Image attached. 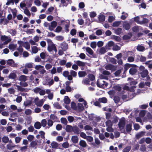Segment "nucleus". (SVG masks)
Returning <instances> with one entry per match:
<instances>
[{
    "label": "nucleus",
    "instance_id": "nucleus-49",
    "mask_svg": "<svg viewBox=\"0 0 152 152\" xmlns=\"http://www.w3.org/2000/svg\"><path fill=\"white\" fill-rule=\"evenodd\" d=\"M32 50L33 53H36L38 51V48L37 47L34 46L32 47Z\"/></svg>",
    "mask_w": 152,
    "mask_h": 152
},
{
    "label": "nucleus",
    "instance_id": "nucleus-64",
    "mask_svg": "<svg viewBox=\"0 0 152 152\" xmlns=\"http://www.w3.org/2000/svg\"><path fill=\"white\" fill-rule=\"evenodd\" d=\"M84 129L85 130H91L92 129V128L90 126L88 125H86L84 126Z\"/></svg>",
    "mask_w": 152,
    "mask_h": 152
},
{
    "label": "nucleus",
    "instance_id": "nucleus-14",
    "mask_svg": "<svg viewBox=\"0 0 152 152\" xmlns=\"http://www.w3.org/2000/svg\"><path fill=\"white\" fill-rule=\"evenodd\" d=\"M72 132L77 134H79L80 133V129L76 126H73Z\"/></svg>",
    "mask_w": 152,
    "mask_h": 152
},
{
    "label": "nucleus",
    "instance_id": "nucleus-38",
    "mask_svg": "<svg viewBox=\"0 0 152 152\" xmlns=\"http://www.w3.org/2000/svg\"><path fill=\"white\" fill-rule=\"evenodd\" d=\"M61 123L65 125H66L67 124V121L66 118H62L61 119Z\"/></svg>",
    "mask_w": 152,
    "mask_h": 152
},
{
    "label": "nucleus",
    "instance_id": "nucleus-56",
    "mask_svg": "<svg viewBox=\"0 0 152 152\" xmlns=\"http://www.w3.org/2000/svg\"><path fill=\"white\" fill-rule=\"evenodd\" d=\"M91 47L93 49L96 48V42H93L91 43Z\"/></svg>",
    "mask_w": 152,
    "mask_h": 152
},
{
    "label": "nucleus",
    "instance_id": "nucleus-61",
    "mask_svg": "<svg viewBox=\"0 0 152 152\" xmlns=\"http://www.w3.org/2000/svg\"><path fill=\"white\" fill-rule=\"evenodd\" d=\"M8 91L10 94H13L15 92V91L13 88L8 89Z\"/></svg>",
    "mask_w": 152,
    "mask_h": 152
},
{
    "label": "nucleus",
    "instance_id": "nucleus-32",
    "mask_svg": "<svg viewBox=\"0 0 152 152\" xmlns=\"http://www.w3.org/2000/svg\"><path fill=\"white\" fill-rule=\"evenodd\" d=\"M37 142L38 141L37 140L32 141L30 143L31 146L32 148H34L37 145Z\"/></svg>",
    "mask_w": 152,
    "mask_h": 152
},
{
    "label": "nucleus",
    "instance_id": "nucleus-30",
    "mask_svg": "<svg viewBox=\"0 0 152 152\" xmlns=\"http://www.w3.org/2000/svg\"><path fill=\"white\" fill-rule=\"evenodd\" d=\"M105 16L103 15H100L98 17L99 20L100 22H103L105 20Z\"/></svg>",
    "mask_w": 152,
    "mask_h": 152
},
{
    "label": "nucleus",
    "instance_id": "nucleus-4",
    "mask_svg": "<svg viewBox=\"0 0 152 152\" xmlns=\"http://www.w3.org/2000/svg\"><path fill=\"white\" fill-rule=\"evenodd\" d=\"M128 79L129 80H132V81L130 83V84L131 86H133L131 88V89L133 91V90L134 89V88H136V86H134L135 85L137 84V82L134 80L132 78H129Z\"/></svg>",
    "mask_w": 152,
    "mask_h": 152
},
{
    "label": "nucleus",
    "instance_id": "nucleus-51",
    "mask_svg": "<svg viewBox=\"0 0 152 152\" xmlns=\"http://www.w3.org/2000/svg\"><path fill=\"white\" fill-rule=\"evenodd\" d=\"M24 113L27 115H30L32 113V111L31 109H27L25 111Z\"/></svg>",
    "mask_w": 152,
    "mask_h": 152
},
{
    "label": "nucleus",
    "instance_id": "nucleus-15",
    "mask_svg": "<svg viewBox=\"0 0 152 152\" xmlns=\"http://www.w3.org/2000/svg\"><path fill=\"white\" fill-rule=\"evenodd\" d=\"M79 77H84L87 75L86 72L84 71H80L78 73Z\"/></svg>",
    "mask_w": 152,
    "mask_h": 152
},
{
    "label": "nucleus",
    "instance_id": "nucleus-9",
    "mask_svg": "<svg viewBox=\"0 0 152 152\" xmlns=\"http://www.w3.org/2000/svg\"><path fill=\"white\" fill-rule=\"evenodd\" d=\"M105 68L107 70H115V66L111 64H108L106 65Z\"/></svg>",
    "mask_w": 152,
    "mask_h": 152
},
{
    "label": "nucleus",
    "instance_id": "nucleus-27",
    "mask_svg": "<svg viewBox=\"0 0 152 152\" xmlns=\"http://www.w3.org/2000/svg\"><path fill=\"white\" fill-rule=\"evenodd\" d=\"M41 124L39 122H37L35 123L34 127L35 128L37 129H39L41 127Z\"/></svg>",
    "mask_w": 152,
    "mask_h": 152
},
{
    "label": "nucleus",
    "instance_id": "nucleus-44",
    "mask_svg": "<svg viewBox=\"0 0 152 152\" xmlns=\"http://www.w3.org/2000/svg\"><path fill=\"white\" fill-rule=\"evenodd\" d=\"M71 108L75 110H76L77 109L76 104L74 102H72L71 103Z\"/></svg>",
    "mask_w": 152,
    "mask_h": 152
},
{
    "label": "nucleus",
    "instance_id": "nucleus-48",
    "mask_svg": "<svg viewBox=\"0 0 152 152\" xmlns=\"http://www.w3.org/2000/svg\"><path fill=\"white\" fill-rule=\"evenodd\" d=\"M70 73L71 75L72 76V77L73 76L74 77H75L77 76V72L72 70H71L70 71Z\"/></svg>",
    "mask_w": 152,
    "mask_h": 152
},
{
    "label": "nucleus",
    "instance_id": "nucleus-21",
    "mask_svg": "<svg viewBox=\"0 0 152 152\" xmlns=\"http://www.w3.org/2000/svg\"><path fill=\"white\" fill-rule=\"evenodd\" d=\"M76 64L80 66H84L85 65V63L84 62L80 61H76Z\"/></svg>",
    "mask_w": 152,
    "mask_h": 152
},
{
    "label": "nucleus",
    "instance_id": "nucleus-18",
    "mask_svg": "<svg viewBox=\"0 0 152 152\" xmlns=\"http://www.w3.org/2000/svg\"><path fill=\"white\" fill-rule=\"evenodd\" d=\"M98 101L102 103H106L107 102V99L105 97L99 98L98 99Z\"/></svg>",
    "mask_w": 152,
    "mask_h": 152
},
{
    "label": "nucleus",
    "instance_id": "nucleus-26",
    "mask_svg": "<svg viewBox=\"0 0 152 152\" xmlns=\"http://www.w3.org/2000/svg\"><path fill=\"white\" fill-rule=\"evenodd\" d=\"M19 79L20 81L25 82L27 80V77L24 75H21L19 77Z\"/></svg>",
    "mask_w": 152,
    "mask_h": 152
},
{
    "label": "nucleus",
    "instance_id": "nucleus-47",
    "mask_svg": "<svg viewBox=\"0 0 152 152\" xmlns=\"http://www.w3.org/2000/svg\"><path fill=\"white\" fill-rule=\"evenodd\" d=\"M113 88L115 90L118 91H120L121 90V87L118 85L114 86Z\"/></svg>",
    "mask_w": 152,
    "mask_h": 152
},
{
    "label": "nucleus",
    "instance_id": "nucleus-7",
    "mask_svg": "<svg viewBox=\"0 0 152 152\" xmlns=\"http://www.w3.org/2000/svg\"><path fill=\"white\" fill-rule=\"evenodd\" d=\"M137 58L136 59V61H140V62H145L146 59V57L145 56H143L141 55L140 56L139 55H137Z\"/></svg>",
    "mask_w": 152,
    "mask_h": 152
},
{
    "label": "nucleus",
    "instance_id": "nucleus-50",
    "mask_svg": "<svg viewBox=\"0 0 152 152\" xmlns=\"http://www.w3.org/2000/svg\"><path fill=\"white\" fill-rule=\"evenodd\" d=\"M146 111L145 110H142L139 113V116L140 117H143L145 115Z\"/></svg>",
    "mask_w": 152,
    "mask_h": 152
},
{
    "label": "nucleus",
    "instance_id": "nucleus-60",
    "mask_svg": "<svg viewBox=\"0 0 152 152\" xmlns=\"http://www.w3.org/2000/svg\"><path fill=\"white\" fill-rule=\"evenodd\" d=\"M47 124L48 126L51 127L53 125V122L51 120L49 119L48 121Z\"/></svg>",
    "mask_w": 152,
    "mask_h": 152
},
{
    "label": "nucleus",
    "instance_id": "nucleus-13",
    "mask_svg": "<svg viewBox=\"0 0 152 152\" xmlns=\"http://www.w3.org/2000/svg\"><path fill=\"white\" fill-rule=\"evenodd\" d=\"M71 140L73 143L76 144L78 142V138L77 136H73L72 137Z\"/></svg>",
    "mask_w": 152,
    "mask_h": 152
},
{
    "label": "nucleus",
    "instance_id": "nucleus-57",
    "mask_svg": "<svg viewBox=\"0 0 152 152\" xmlns=\"http://www.w3.org/2000/svg\"><path fill=\"white\" fill-rule=\"evenodd\" d=\"M43 104V102L42 101V100H41L38 102H36V104L38 107H41L42 106Z\"/></svg>",
    "mask_w": 152,
    "mask_h": 152
},
{
    "label": "nucleus",
    "instance_id": "nucleus-1",
    "mask_svg": "<svg viewBox=\"0 0 152 152\" xmlns=\"http://www.w3.org/2000/svg\"><path fill=\"white\" fill-rule=\"evenodd\" d=\"M46 40L48 44V51L51 52L53 50V49L56 46L50 39H47Z\"/></svg>",
    "mask_w": 152,
    "mask_h": 152
},
{
    "label": "nucleus",
    "instance_id": "nucleus-33",
    "mask_svg": "<svg viewBox=\"0 0 152 152\" xmlns=\"http://www.w3.org/2000/svg\"><path fill=\"white\" fill-rule=\"evenodd\" d=\"M113 100L115 103L117 104L120 101V98L118 96H115L114 97Z\"/></svg>",
    "mask_w": 152,
    "mask_h": 152
},
{
    "label": "nucleus",
    "instance_id": "nucleus-25",
    "mask_svg": "<svg viewBox=\"0 0 152 152\" xmlns=\"http://www.w3.org/2000/svg\"><path fill=\"white\" fill-rule=\"evenodd\" d=\"M137 49L138 51L142 52L145 50V48L142 46L138 45L137 47Z\"/></svg>",
    "mask_w": 152,
    "mask_h": 152
},
{
    "label": "nucleus",
    "instance_id": "nucleus-12",
    "mask_svg": "<svg viewBox=\"0 0 152 152\" xmlns=\"http://www.w3.org/2000/svg\"><path fill=\"white\" fill-rule=\"evenodd\" d=\"M8 77L9 79L15 80L17 78V75L15 73L12 72L9 74Z\"/></svg>",
    "mask_w": 152,
    "mask_h": 152
},
{
    "label": "nucleus",
    "instance_id": "nucleus-40",
    "mask_svg": "<svg viewBox=\"0 0 152 152\" xmlns=\"http://www.w3.org/2000/svg\"><path fill=\"white\" fill-rule=\"evenodd\" d=\"M148 22V20L146 18H143V20L142 21H141L139 22L140 24H143L145 23H147Z\"/></svg>",
    "mask_w": 152,
    "mask_h": 152
},
{
    "label": "nucleus",
    "instance_id": "nucleus-63",
    "mask_svg": "<svg viewBox=\"0 0 152 152\" xmlns=\"http://www.w3.org/2000/svg\"><path fill=\"white\" fill-rule=\"evenodd\" d=\"M78 109L81 110H83L84 109L83 105L80 103L78 104Z\"/></svg>",
    "mask_w": 152,
    "mask_h": 152
},
{
    "label": "nucleus",
    "instance_id": "nucleus-39",
    "mask_svg": "<svg viewBox=\"0 0 152 152\" xmlns=\"http://www.w3.org/2000/svg\"><path fill=\"white\" fill-rule=\"evenodd\" d=\"M106 125L107 126L111 127L113 125V122L110 120H108L106 122Z\"/></svg>",
    "mask_w": 152,
    "mask_h": 152
},
{
    "label": "nucleus",
    "instance_id": "nucleus-5",
    "mask_svg": "<svg viewBox=\"0 0 152 152\" xmlns=\"http://www.w3.org/2000/svg\"><path fill=\"white\" fill-rule=\"evenodd\" d=\"M7 64L13 67H17V64H16L12 59H9L7 61Z\"/></svg>",
    "mask_w": 152,
    "mask_h": 152
},
{
    "label": "nucleus",
    "instance_id": "nucleus-34",
    "mask_svg": "<svg viewBox=\"0 0 152 152\" xmlns=\"http://www.w3.org/2000/svg\"><path fill=\"white\" fill-rule=\"evenodd\" d=\"M90 81L87 78L84 79L82 81V83L86 85L89 84Z\"/></svg>",
    "mask_w": 152,
    "mask_h": 152
},
{
    "label": "nucleus",
    "instance_id": "nucleus-53",
    "mask_svg": "<svg viewBox=\"0 0 152 152\" xmlns=\"http://www.w3.org/2000/svg\"><path fill=\"white\" fill-rule=\"evenodd\" d=\"M77 30L75 29H72L70 32V34L72 36H74L76 34Z\"/></svg>",
    "mask_w": 152,
    "mask_h": 152
},
{
    "label": "nucleus",
    "instance_id": "nucleus-58",
    "mask_svg": "<svg viewBox=\"0 0 152 152\" xmlns=\"http://www.w3.org/2000/svg\"><path fill=\"white\" fill-rule=\"evenodd\" d=\"M15 146V145H12L11 144H8L7 145V149L11 150H12L13 148Z\"/></svg>",
    "mask_w": 152,
    "mask_h": 152
},
{
    "label": "nucleus",
    "instance_id": "nucleus-31",
    "mask_svg": "<svg viewBox=\"0 0 152 152\" xmlns=\"http://www.w3.org/2000/svg\"><path fill=\"white\" fill-rule=\"evenodd\" d=\"M86 50L89 54L92 55L94 53L93 50L89 47H87L86 48Z\"/></svg>",
    "mask_w": 152,
    "mask_h": 152
},
{
    "label": "nucleus",
    "instance_id": "nucleus-6",
    "mask_svg": "<svg viewBox=\"0 0 152 152\" xmlns=\"http://www.w3.org/2000/svg\"><path fill=\"white\" fill-rule=\"evenodd\" d=\"M57 22L55 21H53L51 22L48 29L50 31H53L54 28L57 26Z\"/></svg>",
    "mask_w": 152,
    "mask_h": 152
},
{
    "label": "nucleus",
    "instance_id": "nucleus-3",
    "mask_svg": "<svg viewBox=\"0 0 152 152\" xmlns=\"http://www.w3.org/2000/svg\"><path fill=\"white\" fill-rule=\"evenodd\" d=\"M136 66H137L135 64H131L128 63L125 64L124 66L123 74H126V72L129 69V68L131 67H135Z\"/></svg>",
    "mask_w": 152,
    "mask_h": 152
},
{
    "label": "nucleus",
    "instance_id": "nucleus-19",
    "mask_svg": "<svg viewBox=\"0 0 152 152\" xmlns=\"http://www.w3.org/2000/svg\"><path fill=\"white\" fill-rule=\"evenodd\" d=\"M79 145L83 148H85L87 146L86 142L84 140H81L79 143Z\"/></svg>",
    "mask_w": 152,
    "mask_h": 152
},
{
    "label": "nucleus",
    "instance_id": "nucleus-10",
    "mask_svg": "<svg viewBox=\"0 0 152 152\" xmlns=\"http://www.w3.org/2000/svg\"><path fill=\"white\" fill-rule=\"evenodd\" d=\"M61 47L63 50L65 51L68 48V44L66 42H63L61 44Z\"/></svg>",
    "mask_w": 152,
    "mask_h": 152
},
{
    "label": "nucleus",
    "instance_id": "nucleus-16",
    "mask_svg": "<svg viewBox=\"0 0 152 152\" xmlns=\"http://www.w3.org/2000/svg\"><path fill=\"white\" fill-rule=\"evenodd\" d=\"M73 127L71 125H66L65 130L67 132H72Z\"/></svg>",
    "mask_w": 152,
    "mask_h": 152
},
{
    "label": "nucleus",
    "instance_id": "nucleus-37",
    "mask_svg": "<svg viewBox=\"0 0 152 152\" xmlns=\"http://www.w3.org/2000/svg\"><path fill=\"white\" fill-rule=\"evenodd\" d=\"M23 47L27 50H29L30 48V45L29 43L27 42H25L23 45Z\"/></svg>",
    "mask_w": 152,
    "mask_h": 152
},
{
    "label": "nucleus",
    "instance_id": "nucleus-28",
    "mask_svg": "<svg viewBox=\"0 0 152 152\" xmlns=\"http://www.w3.org/2000/svg\"><path fill=\"white\" fill-rule=\"evenodd\" d=\"M2 139V142L5 144L7 143L9 141V138L7 136H4Z\"/></svg>",
    "mask_w": 152,
    "mask_h": 152
},
{
    "label": "nucleus",
    "instance_id": "nucleus-42",
    "mask_svg": "<svg viewBox=\"0 0 152 152\" xmlns=\"http://www.w3.org/2000/svg\"><path fill=\"white\" fill-rule=\"evenodd\" d=\"M131 149V146H126L123 150L122 152H129Z\"/></svg>",
    "mask_w": 152,
    "mask_h": 152
},
{
    "label": "nucleus",
    "instance_id": "nucleus-8",
    "mask_svg": "<svg viewBox=\"0 0 152 152\" xmlns=\"http://www.w3.org/2000/svg\"><path fill=\"white\" fill-rule=\"evenodd\" d=\"M145 132L144 131H141L137 133L135 135V138L137 140H139L142 137L145 135Z\"/></svg>",
    "mask_w": 152,
    "mask_h": 152
},
{
    "label": "nucleus",
    "instance_id": "nucleus-2",
    "mask_svg": "<svg viewBox=\"0 0 152 152\" xmlns=\"http://www.w3.org/2000/svg\"><path fill=\"white\" fill-rule=\"evenodd\" d=\"M125 125V122L124 120H120L118 124V126L120 131L121 133H125V130L124 127Z\"/></svg>",
    "mask_w": 152,
    "mask_h": 152
},
{
    "label": "nucleus",
    "instance_id": "nucleus-59",
    "mask_svg": "<svg viewBox=\"0 0 152 152\" xmlns=\"http://www.w3.org/2000/svg\"><path fill=\"white\" fill-rule=\"evenodd\" d=\"M54 106L58 109H61L62 108L60 104L58 102H56L54 104Z\"/></svg>",
    "mask_w": 152,
    "mask_h": 152
},
{
    "label": "nucleus",
    "instance_id": "nucleus-29",
    "mask_svg": "<svg viewBox=\"0 0 152 152\" xmlns=\"http://www.w3.org/2000/svg\"><path fill=\"white\" fill-rule=\"evenodd\" d=\"M87 76L89 80L91 81H93L95 79V76L92 74H89Z\"/></svg>",
    "mask_w": 152,
    "mask_h": 152
},
{
    "label": "nucleus",
    "instance_id": "nucleus-20",
    "mask_svg": "<svg viewBox=\"0 0 152 152\" xmlns=\"http://www.w3.org/2000/svg\"><path fill=\"white\" fill-rule=\"evenodd\" d=\"M123 27L126 30H129L130 28V25L128 23H125L123 24Z\"/></svg>",
    "mask_w": 152,
    "mask_h": 152
},
{
    "label": "nucleus",
    "instance_id": "nucleus-17",
    "mask_svg": "<svg viewBox=\"0 0 152 152\" xmlns=\"http://www.w3.org/2000/svg\"><path fill=\"white\" fill-rule=\"evenodd\" d=\"M137 72V69L135 68L132 67L129 70V73L132 75L135 74Z\"/></svg>",
    "mask_w": 152,
    "mask_h": 152
},
{
    "label": "nucleus",
    "instance_id": "nucleus-36",
    "mask_svg": "<svg viewBox=\"0 0 152 152\" xmlns=\"http://www.w3.org/2000/svg\"><path fill=\"white\" fill-rule=\"evenodd\" d=\"M132 35L130 34L129 35H125L123 37V39L124 40H126L130 39L132 37Z\"/></svg>",
    "mask_w": 152,
    "mask_h": 152
},
{
    "label": "nucleus",
    "instance_id": "nucleus-45",
    "mask_svg": "<svg viewBox=\"0 0 152 152\" xmlns=\"http://www.w3.org/2000/svg\"><path fill=\"white\" fill-rule=\"evenodd\" d=\"M106 52V50L104 47H102L100 48L99 50V53L101 54H104Z\"/></svg>",
    "mask_w": 152,
    "mask_h": 152
},
{
    "label": "nucleus",
    "instance_id": "nucleus-62",
    "mask_svg": "<svg viewBox=\"0 0 152 152\" xmlns=\"http://www.w3.org/2000/svg\"><path fill=\"white\" fill-rule=\"evenodd\" d=\"M41 124L43 127H45L47 124V121L45 119H43L41 121Z\"/></svg>",
    "mask_w": 152,
    "mask_h": 152
},
{
    "label": "nucleus",
    "instance_id": "nucleus-52",
    "mask_svg": "<svg viewBox=\"0 0 152 152\" xmlns=\"http://www.w3.org/2000/svg\"><path fill=\"white\" fill-rule=\"evenodd\" d=\"M24 13L28 16H31V14L29 10L27 8H26L24 10Z\"/></svg>",
    "mask_w": 152,
    "mask_h": 152
},
{
    "label": "nucleus",
    "instance_id": "nucleus-43",
    "mask_svg": "<svg viewBox=\"0 0 152 152\" xmlns=\"http://www.w3.org/2000/svg\"><path fill=\"white\" fill-rule=\"evenodd\" d=\"M121 24V22L119 21H115L113 22L112 26L113 27L118 26Z\"/></svg>",
    "mask_w": 152,
    "mask_h": 152
},
{
    "label": "nucleus",
    "instance_id": "nucleus-46",
    "mask_svg": "<svg viewBox=\"0 0 152 152\" xmlns=\"http://www.w3.org/2000/svg\"><path fill=\"white\" fill-rule=\"evenodd\" d=\"M50 118L51 120L52 119L55 121H56L57 119V116L55 115L54 114H53L50 115Z\"/></svg>",
    "mask_w": 152,
    "mask_h": 152
},
{
    "label": "nucleus",
    "instance_id": "nucleus-22",
    "mask_svg": "<svg viewBox=\"0 0 152 152\" xmlns=\"http://www.w3.org/2000/svg\"><path fill=\"white\" fill-rule=\"evenodd\" d=\"M132 125L131 124H129L126 125V131L127 132H130L132 129Z\"/></svg>",
    "mask_w": 152,
    "mask_h": 152
},
{
    "label": "nucleus",
    "instance_id": "nucleus-41",
    "mask_svg": "<svg viewBox=\"0 0 152 152\" xmlns=\"http://www.w3.org/2000/svg\"><path fill=\"white\" fill-rule=\"evenodd\" d=\"M51 145L52 148H56L58 147V144L56 142H52Z\"/></svg>",
    "mask_w": 152,
    "mask_h": 152
},
{
    "label": "nucleus",
    "instance_id": "nucleus-55",
    "mask_svg": "<svg viewBox=\"0 0 152 152\" xmlns=\"http://www.w3.org/2000/svg\"><path fill=\"white\" fill-rule=\"evenodd\" d=\"M62 29V28L61 26H58L56 28L55 31L56 32L59 33L61 31Z\"/></svg>",
    "mask_w": 152,
    "mask_h": 152
},
{
    "label": "nucleus",
    "instance_id": "nucleus-23",
    "mask_svg": "<svg viewBox=\"0 0 152 152\" xmlns=\"http://www.w3.org/2000/svg\"><path fill=\"white\" fill-rule=\"evenodd\" d=\"M122 29L120 28H118L114 30L115 33L118 35L120 34L122 32Z\"/></svg>",
    "mask_w": 152,
    "mask_h": 152
},
{
    "label": "nucleus",
    "instance_id": "nucleus-11",
    "mask_svg": "<svg viewBox=\"0 0 152 152\" xmlns=\"http://www.w3.org/2000/svg\"><path fill=\"white\" fill-rule=\"evenodd\" d=\"M140 74L141 77L143 78H144L148 75V72L147 69H145L143 71H142Z\"/></svg>",
    "mask_w": 152,
    "mask_h": 152
},
{
    "label": "nucleus",
    "instance_id": "nucleus-54",
    "mask_svg": "<svg viewBox=\"0 0 152 152\" xmlns=\"http://www.w3.org/2000/svg\"><path fill=\"white\" fill-rule=\"evenodd\" d=\"M17 45L13 44H10L9 45V48L10 50H14L16 47Z\"/></svg>",
    "mask_w": 152,
    "mask_h": 152
},
{
    "label": "nucleus",
    "instance_id": "nucleus-35",
    "mask_svg": "<svg viewBox=\"0 0 152 152\" xmlns=\"http://www.w3.org/2000/svg\"><path fill=\"white\" fill-rule=\"evenodd\" d=\"M32 103V102L31 100H28L25 102L23 104L25 107H27L29 105H31Z\"/></svg>",
    "mask_w": 152,
    "mask_h": 152
},
{
    "label": "nucleus",
    "instance_id": "nucleus-24",
    "mask_svg": "<svg viewBox=\"0 0 152 152\" xmlns=\"http://www.w3.org/2000/svg\"><path fill=\"white\" fill-rule=\"evenodd\" d=\"M64 101L66 104H68L70 103V99L68 96H66L64 97Z\"/></svg>",
    "mask_w": 152,
    "mask_h": 152
}]
</instances>
